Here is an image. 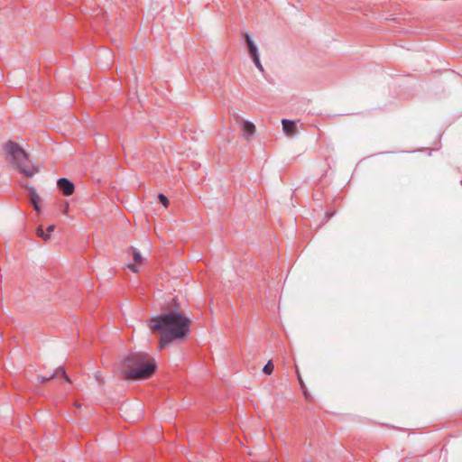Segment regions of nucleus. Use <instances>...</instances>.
<instances>
[{
    "instance_id": "obj_1",
    "label": "nucleus",
    "mask_w": 462,
    "mask_h": 462,
    "mask_svg": "<svg viewBox=\"0 0 462 462\" xmlns=\"http://www.w3.org/2000/svg\"><path fill=\"white\" fill-rule=\"evenodd\" d=\"M155 365L146 354L137 353L128 356L120 366L121 372L129 379L144 380L152 375Z\"/></svg>"
},
{
    "instance_id": "obj_2",
    "label": "nucleus",
    "mask_w": 462,
    "mask_h": 462,
    "mask_svg": "<svg viewBox=\"0 0 462 462\" xmlns=\"http://www.w3.org/2000/svg\"><path fill=\"white\" fill-rule=\"evenodd\" d=\"M6 160L11 167L25 177L31 178L39 168L32 163L29 154L16 143L9 141L5 145Z\"/></svg>"
},
{
    "instance_id": "obj_3",
    "label": "nucleus",
    "mask_w": 462,
    "mask_h": 462,
    "mask_svg": "<svg viewBox=\"0 0 462 462\" xmlns=\"http://www.w3.org/2000/svg\"><path fill=\"white\" fill-rule=\"evenodd\" d=\"M150 329L160 336L159 347L170 346L173 341V311L162 313L150 321Z\"/></svg>"
},
{
    "instance_id": "obj_4",
    "label": "nucleus",
    "mask_w": 462,
    "mask_h": 462,
    "mask_svg": "<svg viewBox=\"0 0 462 462\" xmlns=\"http://www.w3.org/2000/svg\"><path fill=\"white\" fill-rule=\"evenodd\" d=\"M191 326V319L175 310V343H183L189 337Z\"/></svg>"
},
{
    "instance_id": "obj_5",
    "label": "nucleus",
    "mask_w": 462,
    "mask_h": 462,
    "mask_svg": "<svg viewBox=\"0 0 462 462\" xmlns=\"http://www.w3.org/2000/svg\"><path fill=\"white\" fill-rule=\"evenodd\" d=\"M244 37L245 40V42L248 47L249 53L254 60V65L258 69L261 71H263V65L260 61L259 53L256 45L254 44V41L252 40L251 36L248 32L244 33Z\"/></svg>"
},
{
    "instance_id": "obj_6",
    "label": "nucleus",
    "mask_w": 462,
    "mask_h": 462,
    "mask_svg": "<svg viewBox=\"0 0 462 462\" xmlns=\"http://www.w3.org/2000/svg\"><path fill=\"white\" fill-rule=\"evenodd\" d=\"M133 259L134 262L128 263L127 268L134 273H138L140 267L143 264L144 258L136 249H133Z\"/></svg>"
},
{
    "instance_id": "obj_7",
    "label": "nucleus",
    "mask_w": 462,
    "mask_h": 462,
    "mask_svg": "<svg viewBox=\"0 0 462 462\" xmlns=\"http://www.w3.org/2000/svg\"><path fill=\"white\" fill-rule=\"evenodd\" d=\"M57 185L62 193L66 196L72 195L74 192V184L66 178L58 180Z\"/></svg>"
},
{
    "instance_id": "obj_8",
    "label": "nucleus",
    "mask_w": 462,
    "mask_h": 462,
    "mask_svg": "<svg viewBox=\"0 0 462 462\" xmlns=\"http://www.w3.org/2000/svg\"><path fill=\"white\" fill-rule=\"evenodd\" d=\"M242 132L244 137L249 139L255 133V125L249 121H244L242 123Z\"/></svg>"
},
{
    "instance_id": "obj_9",
    "label": "nucleus",
    "mask_w": 462,
    "mask_h": 462,
    "mask_svg": "<svg viewBox=\"0 0 462 462\" xmlns=\"http://www.w3.org/2000/svg\"><path fill=\"white\" fill-rule=\"evenodd\" d=\"M54 229H55V226L51 225L47 228V233H44L42 226H39L38 228L36 229V235H37V236L42 238L44 241H48V240H50L51 234L54 231Z\"/></svg>"
},
{
    "instance_id": "obj_10",
    "label": "nucleus",
    "mask_w": 462,
    "mask_h": 462,
    "mask_svg": "<svg viewBox=\"0 0 462 462\" xmlns=\"http://www.w3.org/2000/svg\"><path fill=\"white\" fill-rule=\"evenodd\" d=\"M282 129L288 135H293L295 134L296 126L294 122L283 119L282 121Z\"/></svg>"
},
{
    "instance_id": "obj_11",
    "label": "nucleus",
    "mask_w": 462,
    "mask_h": 462,
    "mask_svg": "<svg viewBox=\"0 0 462 462\" xmlns=\"http://www.w3.org/2000/svg\"><path fill=\"white\" fill-rule=\"evenodd\" d=\"M30 192H31V201H32V204H39L40 197L36 193L35 189L33 188H31L30 189Z\"/></svg>"
},
{
    "instance_id": "obj_12",
    "label": "nucleus",
    "mask_w": 462,
    "mask_h": 462,
    "mask_svg": "<svg viewBox=\"0 0 462 462\" xmlns=\"http://www.w3.org/2000/svg\"><path fill=\"white\" fill-rule=\"evenodd\" d=\"M273 371V364L272 361H268V363L263 366V372L265 374L270 375Z\"/></svg>"
},
{
    "instance_id": "obj_13",
    "label": "nucleus",
    "mask_w": 462,
    "mask_h": 462,
    "mask_svg": "<svg viewBox=\"0 0 462 462\" xmlns=\"http://www.w3.org/2000/svg\"><path fill=\"white\" fill-rule=\"evenodd\" d=\"M158 200L160 203H162L165 208H168L169 205H170V200L168 199V198L166 196H164L163 194H159L158 195Z\"/></svg>"
},
{
    "instance_id": "obj_14",
    "label": "nucleus",
    "mask_w": 462,
    "mask_h": 462,
    "mask_svg": "<svg viewBox=\"0 0 462 462\" xmlns=\"http://www.w3.org/2000/svg\"><path fill=\"white\" fill-rule=\"evenodd\" d=\"M59 370H60V371L62 372V376L64 377V379H65L67 382L70 383V379H69V376L66 374V373H65L61 368H60Z\"/></svg>"
},
{
    "instance_id": "obj_15",
    "label": "nucleus",
    "mask_w": 462,
    "mask_h": 462,
    "mask_svg": "<svg viewBox=\"0 0 462 462\" xmlns=\"http://www.w3.org/2000/svg\"><path fill=\"white\" fill-rule=\"evenodd\" d=\"M54 376H55V374H52L50 377H39V379H40L41 382H45V381H48V380L53 378Z\"/></svg>"
},
{
    "instance_id": "obj_16",
    "label": "nucleus",
    "mask_w": 462,
    "mask_h": 462,
    "mask_svg": "<svg viewBox=\"0 0 462 462\" xmlns=\"http://www.w3.org/2000/svg\"><path fill=\"white\" fill-rule=\"evenodd\" d=\"M32 205H33L35 210L40 211L39 204H32Z\"/></svg>"
},
{
    "instance_id": "obj_17",
    "label": "nucleus",
    "mask_w": 462,
    "mask_h": 462,
    "mask_svg": "<svg viewBox=\"0 0 462 462\" xmlns=\"http://www.w3.org/2000/svg\"><path fill=\"white\" fill-rule=\"evenodd\" d=\"M32 205H33L35 210L40 211L39 204H32Z\"/></svg>"
},
{
    "instance_id": "obj_18",
    "label": "nucleus",
    "mask_w": 462,
    "mask_h": 462,
    "mask_svg": "<svg viewBox=\"0 0 462 462\" xmlns=\"http://www.w3.org/2000/svg\"><path fill=\"white\" fill-rule=\"evenodd\" d=\"M68 210H69V204H66V207H65V208H64V210H63V213H64V214H67V213H68Z\"/></svg>"
},
{
    "instance_id": "obj_19",
    "label": "nucleus",
    "mask_w": 462,
    "mask_h": 462,
    "mask_svg": "<svg viewBox=\"0 0 462 462\" xmlns=\"http://www.w3.org/2000/svg\"><path fill=\"white\" fill-rule=\"evenodd\" d=\"M304 396L307 400H309L310 398V393H308L307 392H304Z\"/></svg>"
},
{
    "instance_id": "obj_20",
    "label": "nucleus",
    "mask_w": 462,
    "mask_h": 462,
    "mask_svg": "<svg viewBox=\"0 0 462 462\" xmlns=\"http://www.w3.org/2000/svg\"><path fill=\"white\" fill-rule=\"evenodd\" d=\"M299 381H300V384H301V387H303L302 381H301V378H300V377H299Z\"/></svg>"
}]
</instances>
